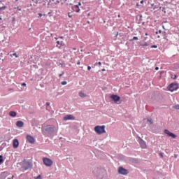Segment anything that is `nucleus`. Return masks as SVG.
<instances>
[{
    "instance_id": "1",
    "label": "nucleus",
    "mask_w": 179,
    "mask_h": 179,
    "mask_svg": "<svg viewBox=\"0 0 179 179\" xmlns=\"http://www.w3.org/2000/svg\"><path fill=\"white\" fill-rule=\"evenodd\" d=\"M42 132L48 136H54L58 134V129L54 125H48L42 128Z\"/></svg>"
},
{
    "instance_id": "2",
    "label": "nucleus",
    "mask_w": 179,
    "mask_h": 179,
    "mask_svg": "<svg viewBox=\"0 0 179 179\" xmlns=\"http://www.w3.org/2000/svg\"><path fill=\"white\" fill-rule=\"evenodd\" d=\"M94 131L98 135H101V134H106V126H96L94 127Z\"/></svg>"
},
{
    "instance_id": "3",
    "label": "nucleus",
    "mask_w": 179,
    "mask_h": 179,
    "mask_svg": "<svg viewBox=\"0 0 179 179\" xmlns=\"http://www.w3.org/2000/svg\"><path fill=\"white\" fill-rule=\"evenodd\" d=\"M33 167V164L30 162L25 161L23 162L22 168L24 170H29V169H31Z\"/></svg>"
},
{
    "instance_id": "4",
    "label": "nucleus",
    "mask_w": 179,
    "mask_h": 179,
    "mask_svg": "<svg viewBox=\"0 0 179 179\" xmlns=\"http://www.w3.org/2000/svg\"><path fill=\"white\" fill-rule=\"evenodd\" d=\"M178 89V85L177 83H171L168 87V90L170 92H174Z\"/></svg>"
},
{
    "instance_id": "5",
    "label": "nucleus",
    "mask_w": 179,
    "mask_h": 179,
    "mask_svg": "<svg viewBox=\"0 0 179 179\" xmlns=\"http://www.w3.org/2000/svg\"><path fill=\"white\" fill-rule=\"evenodd\" d=\"M110 99H111L112 101H114V103H116V104H120V103H118V101H120V100H121V97H120V96L115 95V94H112L110 96Z\"/></svg>"
},
{
    "instance_id": "6",
    "label": "nucleus",
    "mask_w": 179,
    "mask_h": 179,
    "mask_svg": "<svg viewBox=\"0 0 179 179\" xmlns=\"http://www.w3.org/2000/svg\"><path fill=\"white\" fill-rule=\"evenodd\" d=\"M43 164L45 166H47L48 167H51L52 166V160H51L49 158H43Z\"/></svg>"
},
{
    "instance_id": "7",
    "label": "nucleus",
    "mask_w": 179,
    "mask_h": 179,
    "mask_svg": "<svg viewBox=\"0 0 179 179\" xmlns=\"http://www.w3.org/2000/svg\"><path fill=\"white\" fill-rule=\"evenodd\" d=\"M119 174H122V176H127L128 174L129 171L128 170L124 169L122 166H120L118 169Z\"/></svg>"
},
{
    "instance_id": "8",
    "label": "nucleus",
    "mask_w": 179,
    "mask_h": 179,
    "mask_svg": "<svg viewBox=\"0 0 179 179\" xmlns=\"http://www.w3.org/2000/svg\"><path fill=\"white\" fill-rule=\"evenodd\" d=\"M164 134H166V135H168L169 136H171V138H173V139H176V138H177V135L174 134V133H172L167 129L164 130Z\"/></svg>"
},
{
    "instance_id": "9",
    "label": "nucleus",
    "mask_w": 179,
    "mask_h": 179,
    "mask_svg": "<svg viewBox=\"0 0 179 179\" xmlns=\"http://www.w3.org/2000/svg\"><path fill=\"white\" fill-rule=\"evenodd\" d=\"M138 142L142 149H146V143L141 137H138Z\"/></svg>"
},
{
    "instance_id": "10",
    "label": "nucleus",
    "mask_w": 179,
    "mask_h": 179,
    "mask_svg": "<svg viewBox=\"0 0 179 179\" xmlns=\"http://www.w3.org/2000/svg\"><path fill=\"white\" fill-rule=\"evenodd\" d=\"M27 142H29V143H34V137L31 136H29V135H27Z\"/></svg>"
},
{
    "instance_id": "11",
    "label": "nucleus",
    "mask_w": 179,
    "mask_h": 179,
    "mask_svg": "<svg viewBox=\"0 0 179 179\" xmlns=\"http://www.w3.org/2000/svg\"><path fill=\"white\" fill-rule=\"evenodd\" d=\"M69 120H75V117H73V115H67L64 117V121H68Z\"/></svg>"
},
{
    "instance_id": "12",
    "label": "nucleus",
    "mask_w": 179,
    "mask_h": 179,
    "mask_svg": "<svg viewBox=\"0 0 179 179\" xmlns=\"http://www.w3.org/2000/svg\"><path fill=\"white\" fill-rule=\"evenodd\" d=\"M13 146L14 149L19 148V140L14 139Z\"/></svg>"
},
{
    "instance_id": "13",
    "label": "nucleus",
    "mask_w": 179,
    "mask_h": 179,
    "mask_svg": "<svg viewBox=\"0 0 179 179\" xmlns=\"http://www.w3.org/2000/svg\"><path fill=\"white\" fill-rule=\"evenodd\" d=\"M16 125L18 127V128H22V127L24 125V122H23V121L19 120L16 122Z\"/></svg>"
},
{
    "instance_id": "14",
    "label": "nucleus",
    "mask_w": 179,
    "mask_h": 179,
    "mask_svg": "<svg viewBox=\"0 0 179 179\" xmlns=\"http://www.w3.org/2000/svg\"><path fill=\"white\" fill-rule=\"evenodd\" d=\"M73 10L77 13H79V12H80V8H79V6L75 5L73 6Z\"/></svg>"
},
{
    "instance_id": "15",
    "label": "nucleus",
    "mask_w": 179,
    "mask_h": 179,
    "mask_svg": "<svg viewBox=\"0 0 179 179\" xmlns=\"http://www.w3.org/2000/svg\"><path fill=\"white\" fill-rule=\"evenodd\" d=\"M9 115H10V117H16V112H15V111H10V112L9 113Z\"/></svg>"
},
{
    "instance_id": "16",
    "label": "nucleus",
    "mask_w": 179,
    "mask_h": 179,
    "mask_svg": "<svg viewBox=\"0 0 179 179\" xmlns=\"http://www.w3.org/2000/svg\"><path fill=\"white\" fill-rule=\"evenodd\" d=\"M80 97H86V94L83 93V92H79Z\"/></svg>"
},
{
    "instance_id": "17",
    "label": "nucleus",
    "mask_w": 179,
    "mask_h": 179,
    "mask_svg": "<svg viewBox=\"0 0 179 179\" xmlns=\"http://www.w3.org/2000/svg\"><path fill=\"white\" fill-rule=\"evenodd\" d=\"M10 57H11L12 58H13V57H15V58H18L19 56L16 53H13L10 55Z\"/></svg>"
},
{
    "instance_id": "18",
    "label": "nucleus",
    "mask_w": 179,
    "mask_h": 179,
    "mask_svg": "<svg viewBox=\"0 0 179 179\" xmlns=\"http://www.w3.org/2000/svg\"><path fill=\"white\" fill-rule=\"evenodd\" d=\"M135 40H139V38L136 36H134L132 39L129 40V41H135Z\"/></svg>"
},
{
    "instance_id": "19",
    "label": "nucleus",
    "mask_w": 179,
    "mask_h": 179,
    "mask_svg": "<svg viewBox=\"0 0 179 179\" xmlns=\"http://www.w3.org/2000/svg\"><path fill=\"white\" fill-rule=\"evenodd\" d=\"M171 79H177V75L176 74H171Z\"/></svg>"
},
{
    "instance_id": "20",
    "label": "nucleus",
    "mask_w": 179,
    "mask_h": 179,
    "mask_svg": "<svg viewBox=\"0 0 179 179\" xmlns=\"http://www.w3.org/2000/svg\"><path fill=\"white\" fill-rule=\"evenodd\" d=\"M2 163H3V157L0 155V164H2Z\"/></svg>"
},
{
    "instance_id": "21",
    "label": "nucleus",
    "mask_w": 179,
    "mask_h": 179,
    "mask_svg": "<svg viewBox=\"0 0 179 179\" xmlns=\"http://www.w3.org/2000/svg\"><path fill=\"white\" fill-rule=\"evenodd\" d=\"M5 9H6V6H4L3 7H0V11L1 10H5Z\"/></svg>"
},
{
    "instance_id": "22",
    "label": "nucleus",
    "mask_w": 179,
    "mask_h": 179,
    "mask_svg": "<svg viewBox=\"0 0 179 179\" xmlns=\"http://www.w3.org/2000/svg\"><path fill=\"white\" fill-rule=\"evenodd\" d=\"M173 108H176V110H179V104L174 106Z\"/></svg>"
},
{
    "instance_id": "23",
    "label": "nucleus",
    "mask_w": 179,
    "mask_h": 179,
    "mask_svg": "<svg viewBox=\"0 0 179 179\" xmlns=\"http://www.w3.org/2000/svg\"><path fill=\"white\" fill-rule=\"evenodd\" d=\"M147 121L148 122H150V124H153V121L152 120V119H148Z\"/></svg>"
},
{
    "instance_id": "24",
    "label": "nucleus",
    "mask_w": 179,
    "mask_h": 179,
    "mask_svg": "<svg viewBox=\"0 0 179 179\" xmlns=\"http://www.w3.org/2000/svg\"><path fill=\"white\" fill-rule=\"evenodd\" d=\"M141 45H143L144 47H148L149 45V44L145 42L144 44H143Z\"/></svg>"
},
{
    "instance_id": "25",
    "label": "nucleus",
    "mask_w": 179,
    "mask_h": 179,
    "mask_svg": "<svg viewBox=\"0 0 179 179\" xmlns=\"http://www.w3.org/2000/svg\"><path fill=\"white\" fill-rule=\"evenodd\" d=\"M68 83L66 81H62V85L64 86V85H66Z\"/></svg>"
},
{
    "instance_id": "26",
    "label": "nucleus",
    "mask_w": 179,
    "mask_h": 179,
    "mask_svg": "<svg viewBox=\"0 0 179 179\" xmlns=\"http://www.w3.org/2000/svg\"><path fill=\"white\" fill-rule=\"evenodd\" d=\"M34 179H41V175H38L36 178Z\"/></svg>"
},
{
    "instance_id": "27",
    "label": "nucleus",
    "mask_w": 179,
    "mask_h": 179,
    "mask_svg": "<svg viewBox=\"0 0 179 179\" xmlns=\"http://www.w3.org/2000/svg\"><path fill=\"white\" fill-rule=\"evenodd\" d=\"M151 48H157V45H152L151 46Z\"/></svg>"
},
{
    "instance_id": "28",
    "label": "nucleus",
    "mask_w": 179,
    "mask_h": 179,
    "mask_svg": "<svg viewBox=\"0 0 179 179\" xmlns=\"http://www.w3.org/2000/svg\"><path fill=\"white\" fill-rule=\"evenodd\" d=\"M59 65H61V66H66L65 63H60Z\"/></svg>"
},
{
    "instance_id": "29",
    "label": "nucleus",
    "mask_w": 179,
    "mask_h": 179,
    "mask_svg": "<svg viewBox=\"0 0 179 179\" xmlns=\"http://www.w3.org/2000/svg\"><path fill=\"white\" fill-rule=\"evenodd\" d=\"M32 1H33V2H35V3H36V5L38 3V0H36V1L32 0Z\"/></svg>"
},
{
    "instance_id": "30",
    "label": "nucleus",
    "mask_w": 179,
    "mask_h": 179,
    "mask_svg": "<svg viewBox=\"0 0 179 179\" xmlns=\"http://www.w3.org/2000/svg\"><path fill=\"white\" fill-rule=\"evenodd\" d=\"M68 16H69V17H72V15L71 14V13H68Z\"/></svg>"
},
{
    "instance_id": "31",
    "label": "nucleus",
    "mask_w": 179,
    "mask_h": 179,
    "mask_svg": "<svg viewBox=\"0 0 179 179\" xmlns=\"http://www.w3.org/2000/svg\"><path fill=\"white\" fill-rule=\"evenodd\" d=\"M65 73L62 72L61 74L59 75V78H61V76H62Z\"/></svg>"
},
{
    "instance_id": "32",
    "label": "nucleus",
    "mask_w": 179,
    "mask_h": 179,
    "mask_svg": "<svg viewBox=\"0 0 179 179\" xmlns=\"http://www.w3.org/2000/svg\"><path fill=\"white\" fill-rule=\"evenodd\" d=\"M50 104H51L50 102H46V107H48V106H50Z\"/></svg>"
},
{
    "instance_id": "33",
    "label": "nucleus",
    "mask_w": 179,
    "mask_h": 179,
    "mask_svg": "<svg viewBox=\"0 0 179 179\" xmlns=\"http://www.w3.org/2000/svg\"><path fill=\"white\" fill-rule=\"evenodd\" d=\"M87 69H88V71H90V69H92V67L90 66H88Z\"/></svg>"
},
{
    "instance_id": "34",
    "label": "nucleus",
    "mask_w": 179,
    "mask_h": 179,
    "mask_svg": "<svg viewBox=\"0 0 179 179\" xmlns=\"http://www.w3.org/2000/svg\"><path fill=\"white\" fill-rule=\"evenodd\" d=\"M144 2H145V1H144V0H141V2H140V3L143 4V3H144Z\"/></svg>"
},
{
    "instance_id": "35",
    "label": "nucleus",
    "mask_w": 179,
    "mask_h": 179,
    "mask_svg": "<svg viewBox=\"0 0 179 179\" xmlns=\"http://www.w3.org/2000/svg\"><path fill=\"white\" fill-rule=\"evenodd\" d=\"M164 38L165 39V40H169V39H167V36H164Z\"/></svg>"
},
{
    "instance_id": "36",
    "label": "nucleus",
    "mask_w": 179,
    "mask_h": 179,
    "mask_svg": "<svg viewBox=\"0 0 179 179\" xmlns=\"http://www.w3.org/2000/svg\"><path fill=\"white\" fill-rule=\"evenodd\" d=\"M60 45H64V42H60Z\"/></svg>"
},
{
    "instance_id": "37",
    "label": "nucleus",
    "mask_w": 179,
    "mask_h": 179,
    "mask_svg": "<svg viewBox=\"0 0 179 179\" xmlns=\"http://www.w3.org/2000/svg\"><path fill=\"white\" fill-rule=\"evenodd\" d=\"M21 86H26V83H23L22 84H21Z\"/></svg>"
},
{
    "instance_id": "38",
    "label": "nucleus",
    "mask_w": 179,
    "mask_h": 179,
    "mask_svg": "<svg viewBox=\"0 0 179 179\" xmlns=\"http://www.w3.org/2000/svg\"><path fill=\"white\" fill-rule=\"evenodd\" d=\"M82 6V3L79 2V3H78V7H79V6Z\"/></svg>"
},
{
    "instance_id": "39",
    "label": "nucleus",
    "mask_w": 179,
    "mask_h": 179,
    "mask_svg": "<svg viewBox=\"0 0 179 179\" xmlns=\"http://www.w3.org/2000/svg\"><path fill=\"white\" fill-rule=\"evenodd\" d=\"M31 125H34V120L31 121Z\"/></svg>"
},
{
    "instance_id": "40",
    "label": "nucleus",
    "mask_w": 179,
    "mask_h": 179,
    "mask_svg": "<svg viewBox=\"0 0 179 179\" xmlns=\"http://www.w3.org/2000/svg\"><path fill=\"white\" fill-rule=\"evenodd\" d=\"M94 174H95V176H98L97 173H96L94 171H93Z\"/></svg>"
},
{
    "instance_id": "41",
    "label": "nucleus",
    "mask_w": 179,
    "mask_h": 179,
    "mask_svg": "<svg viewBox=\"0 0 179 179\" xmlns=\"http://www.w3.org/2000/svg\"><path fill=\"white\" fill-rule=\"evenodd\" d=\"M159 156H161V157H163V153H159Z\"/></svg>"
},
{
    "instance_id": "42",
    "label": "nucleus",
    "mask_w": 179,
    "mask_h": 179,
    "mask_svg": "<svg viewBox=\"0 0 179 179\" xmlns=\"http://www.w3.org/2000/svg\"><path fill=\"white\" fill-rule=\"evenodd\" d=\"M155 71H159V67H155Z\"/></svg>"
},
{
    "instance_id": "43",
    "label": "nucleus",
    "mask_w": 179,
    "mask_h": 179,
    "mask_svg": "<svg viewBox=\"0 0 179 179\" xmlns=\"http://www.w3.org/2000/svg\"><path fill=\"white\" fill-rule=\"evenodd\" d=\"M101 71H102V72H106V69H103Z\"/></svg>"
},
{
    "instance_id": "44",
    "label": "nucleus",
    "mask_w": 179,
    "mask_h": 179,
    "mask_svg": "<svg viewBox=\"0 0 179 179\" xmlns=\"http://www.w3.org/2000/svg\"><path fill=\"white\" fill-rule=\"evenodd\" d=\"M38 15H39L40 17H41V16H43V14H41V13H39Z\"/></svg>"
},
{
    "instance_id": "45",
    "label": "nucleus",
    "mask_w": 179,
    "mask_h": 179,
    "mask_svg": "<svg viewBox=\"0 0 179 179\" xmlns=\"http://www.w3.org/2000/svg\"><path fill=\"white\" fill-rule=\"evenodd\" d=\"M57 44H61V43L59 41H57Z\"/></svg>"
},
{
    "instance_id": "46",
    "label": "nucleus",
    "mask_w": 179,
    "mask_h": 179,
    "mask_svg": "<svg viewBox=\"0 0 179 179\" xmlns=\"http://www.w3.org/2000/svg\"><path fill=\"white\" fill-rule=\"evenodd\" d=\"M77 65H80V62H78Z\"/></svg>"
},
{
    "instance_id": "47",
    "label": "nucleus",
    "mask_w": 179,
    "mask_h": 179,
    "mask_svg": "<svg viewBox=\"0 0 179 179\" xmlns=\"http://www.w3.org/2000/svg\"><path fill=\"white\" fill-rule=\"evenodd\" d=\"M98 65H101V62H98Z\"/></svg>"
},
{
    "instance_id": "48",
    "label": "nucleus",
    "mask_w": 179,
    "mask_h": 179,
    "mask_svg": "<svg viewBox=\"0 0 179 179\" xmlns=\"http://www.w3.org/2000/svg\"><path fill=\"white\" fill-rule=\"evenodd\" d=\"M158 33L160 34L162 33V30H159Z\"/></svg>"
},
{
    "instance_id": "49",
    "label": "nucleus",
    "mask_w": 179,
    "mask_h": 179,
    "mask_svg": "<svg viewBox=\"0 0 179 179\" xmlns=\"http://www.w3.org/2000/svg\"><path fill=\"white\" fill-rule=\"evenodd\" d=\"M55 0H50V2H54Z\"/></svg>"
},
{
    "instance_id": "50",
    "label": "nucleus",
    "mask_w": 179,
    "mask_h": 179,
    "mask_svg": "<svg viewBox=\"0 0 179 179\" xmlns=\"http://www.w3.org/2000/svg\"><path fill=\"white\" fill-rule=\"evenodd\" d=\"M140 20H142V15H140Z\"/></svg>"
},
{
    "instance_id": "51",
    "label": "nucleus",
    "mask_w": 179,
    "mask_h": 179,
    "mask_svg": "<svg viewBox=\"0 0 179 179\" xmlns=\"http://www.w3.org/2000/svg\"><path fill=\"white\" fill-rule=\"evenodd\" d=\"M164 30H166V28L164 27V25L162 26Z\"/></svg>"
},
{
    "instance_id": "52",
    "label": "nucleus",
    "mask_w": 179,
    "mask_h": 179,
    "mask_svg": "<svg viewBox=\"0 0 179 179\" xmlns=\"http://www.w3.org/2000/svg\"><path fill=\"white\" fill-rule=\"evenodd\" d=\"M57 3H59V0H57Z\"/></svg>"
},
{
    "instance_id": "53",
    "label": "nucleus",
    "mask_w": 179,
    "mask_h": 179,
    "mask_svg": "<svg viewBox=\"0 0 179 179\" xmlns=\"http://www.w3.org/2000/svg\"><path fill=\"white\" fill-rule=\"evenodd\" d=\"M117 17H121V15H117Z\"/></svg>"
},
{
    "instance_id": "54",
    "label": "nucleus",
    "mask_w": 179,
    "mask_h": 179,
    "mask_svg": "<svg viewBox=\"0 0 179 179\" xmlns=\"http://www.w3.org/2000/svg\"><path fill=\"white\" fill-rule=\"evenodd\" d=\"M155 34H159V32H158V31H156V32H155Z\"/></svg>"
},
{
    "instance_id": "55",
    "label": "nucleus",
    "mask_w": 179,
    "mask_h": 179,
    "mask_svg": "<svg viewBox=\"0 0 179 179\" xmlns=\"http://www.w3.org/2000/svg\"><path fill=\"white\" fill-rule=\"evenodd\" d=\"M157 38H160V36H157Z\"/></svg>"
},
{
    "instance_id": "56",
    "label": "nucleus",
    "mask_w": 179,
    "mask_h": 179,
    "mask_svg": "<svg viewBox=\"0 0 179 179\" xmlns=\"http://www.w3.org/2000/svg\"><path fill=\"white\" fill-rule=\"evenodd\" d=\"M60 38H64V37H63V36H61Z\"/></svg>"
},
{
    "instance_id": "57",
    "label": "nucleus",
    "mask_w": 179,
    "mask_h": 179,
    "mask_svg": "<svg viewBox=\"0 0 179 179\" xmlns=\"http://www.w3.org/2000/svg\"><path fill=\"white\" fill-rule=\"evenodd\" d=\"M0 20H2V17H0Z\"/></svg>"
},
{
    "instance_id": "58",
    "label": "nucleus",
    "mask_w": 179,
    "mask_h": 179,
    "mask_svg": "<svg viewBox=\"0 0 179 179\" xmlns=\"http://www.w3.org/2000/svg\"><path fill=\"white\" fill-rule=\"evenodd\" d=\"M14 177H15V176H12V179H13Z\"/></svg>"
},
{
    "instance_id": "59",
    "label": "nucleus",
    "mask_w": 179,
    "mask_h": 179,
    "mask_svg": "<svg viewBox=\"0 0 179 179\" xmlns=\"http://www.w3.org/2000/svg\"><path fill=\"white\" fill-rule=\"evenodd\" d=\"M164 23H167V21H165Z\"/></svg>"
},
{
    "instance_id": "60",
    "label": "nucleus",
    "mask_w": 179,
    "mask_h": 179,
    "mask_svg": "<svg viewBox=\"0 0 179 179\" xmlns=\"http://www.w3.org/2000/svg\"><path fill=\"white\" fill-rule=\"evenodd\" d=\"M65 1V2H66L68 0H64Z\"/></svg>"
},
{
    "instance_id": "61",
    "label": "nucleus",
    "mask_w": 179,
    "mask_h": 179,
    "mask_svg": "<svg viewBox=\"0 0 179 179\" xmlns=\"http://www.w3.org/2000/svg\"><path fill=\"white\" fill-rule=\"evenodd\" d=\"M45 1H48V0H44V2H45Z\"/></svg>"
}]
</instances>
